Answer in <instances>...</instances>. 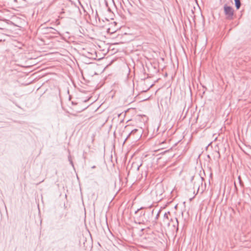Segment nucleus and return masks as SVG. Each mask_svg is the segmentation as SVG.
Wrapping results in <instances>:
<instances>
[{"mask_svg": "<svg viewBox=\"0 0 251 251\" xmlns=\"http://www.w3.org/2000/svg\"><path fill=\"white\" fill-rule=\"evenodd\" d=\"M115 52V51H114V52H112V51H111L110 53H111H111H114Z\"/></svg>", "mask_w": 251, "mask_h": 251, "instance_id": "17", "label": "nucleus"}, {"mask_svg": "<svg viewBox=\"0 0 251 251\" xmlns=\"http://www.w3.org/2000/svg\"><path fill=\"white\" fill-rule=\"evenodd\" d=\"M107 32L108 33H110V28H108L107 29Z\"/></svg>", "mask_w": 251, "mask_h": 251, "instance_id": "12", "label": "nucleus"}, {"mask_svg": "<svg viewBox=\"0 0 251 251\" xmlns=\"http://www.w3.org/2000/svg\"><path fill=\"white\" fill-rule=\"evenodd\" d=\"M105 19H106L107 21H109V20H108V19H106V18Z\"/></svg>", "mask_w": 251, "mask_h": 251, "instance_id": "19", "label": "nucleus"}, {"mask_svg": "<svg viewBox=\"0 0 251 251\" xmlns=\"http://www.w3.org/2000/svg\"><path fill=\"white\" fill-rule=\"evenodd\" d=\"M15 1H17V0H14Z\"/></svg>", "mask_w": 251, "mask_h": 251, "instance_id": "20", "label": "nucleus"}, {"mask_svg": "<svg viewBox=\"0 0 251 251\" xmlns=\"http://www.w3.org/2000/svg\"><path fill=\"white\" fill-rule=\"evenodd\" d=\"M160 188H161L160 186H158V187H157L156 188V189H160Z\"/></svg>", "mask_w": 251, "mask_h": 251, "instance_id": "13", "label": "nucleus"}, {"mask_svg": "<svg viewBox=\"0 0 251 251\" xmlns=\"http://www.w3.org/2000/svg\"><path fill=\"white\" fill-rule=\"evenodd\" d=\"M105 4L106 6L107 7V11L110 12V7L108 6V2L106 0H104Z\"/></svg>", "mask_w": 251, "mask_h": 251, "instance_id": "6", "label": "nucleus"}, {"mask_svg": "<svg viewBox=\"0 0 251 251\" xmlns=\"http://www.w3.org/2000/svg\"><path fill=\"white\" fill-rule=\"evenodd\" d=\"M136 165V163H134L133 164H132V167H134V166Z\"/></svg>", "mask_w": 251, "mask_h": 251, "instance_id": "14", "label": "nucleus"}, {"mask_svg": "<svg viewBox=\"0 0 251 251\" xmlns=\"http://www.w3.org/2000/svg\"><path fill=\"white\" fill-rule=\"evenodd\" d=\"M69 160L70 161V164L73 166V161L70 159V157H69Z\"/></svg>", "mask_w": 251, "mask_h": 251, "instance_id": "9", "label": "nucleus"}, {"mask_svg": "<svg viewBox=\"0 0 251 251\" xmlns=\"http://www.w3.org/2000/svg\"><path fill=\"white\" fill-rule=\"evenodd\" d=\"M109 50H110V47H109L108 48V49H107L108 51H109Z\"/></svg>", "mask_w": 251, "mask_h": 251, "instance_id": "16", "label": "nucleus"}, {"mask_svg": "<svg viewBox=\"0 0 251 251\" xmlns=\"http://www.w3.org/2000/svg\"><path fill=\"white\" fill-rule=\"evenodd\" d=\"M120 28L121 25H117V22L114 21L113 19H111V34L116 32Z\"/></svg>", "mask_w": 251, "mask_h": 251, "instance_id": "2", "label": "nucleus"}, {"mask_svg": "<svg viewBox=\"0 0 251 251\" xmlns=\"http://www.w3.org/2000/svg\"><path fill=\"white\" fill-rule=\"evenodd\" d=\"M95 167H96L95 166H93V167H92V168L94 169V168H95Z\"/></svg>", "mask_w": 251, "mask_h": 251, "instance_id": "15", "label": "nucleus"}, {"mask_svg": "<svg viewBox=\"0 0 251 251\" xmlns=\"http://www.w3.org/2000/svg\"><path fill=\"white\" fill-rule=\"evenodd\" d=\"M141 166V164H140V165H137V170H139V168Z\"/></svg>", "mask_w": 251, "mask_h": 251, "instance_id": "10", "label": "nucleus"}, {"mask_svg": "<svg viewBox=\"0 0 251 251\" xmlns=\"http://www.w3.org/2000/svg\"><path fill=\"white\" fill-rule=\"evenodd\" d=\"M108 208L109 209L110 208V204L108 205Z\"/></svg>", "mask_w": 251, "mask_h": 251, "instance_id": "18", "label": "nucleus"}, {"mask_svg": "<svg viewBox=\"0 0 251 251\" xmlns=\"http://www.w3.org/2000/svg\"><path fill=\"white\" fill-rule=\"evenodd\" d=\"M169 226H172L174 228L178 230V221L176 218H171L170 222L168 223Z\"/></svg>", "mask_w": 251, "mask_h": 251, "instance_id": "3", "label": "nucleus"}, {"mask_svg": "<svg viewBox=\"0 0 251 251\" xmlns=\"http://www.w3.org/2000/svg\"><path fill=\"white\" fill-rule=\"evenodd\" d=\"M113 86L114 87V88L112 90H111V92H112V91L116 92L117 91L116 88H117L118 87L117 86H116L115 84L113 85Z\"/></svg>", "mask_w": 251, "mask_h": 251, "instance_id": "7", "label": "nucleus"}, {"mask_svg": "<svg viewBox=\"0 0 251 251\" xmlns=\"http://www.w3.org/2000/svg\"><path fill=\"white\" fill-rule=\"evenodd\" d=\"M47 29L49 30H51V29H54L52 27H48Z\"/></svg>", "mask_w": 251, "mask_h": 251, "instance_id": "11", "label": "nucleus"}, {"mask_svg": "<svg viewBox=\"0 0 251 251\" xmlns=\"http://www.w3.org/2000/svg\"><path fill=\"white\" fill-rule=\"evenodd\" d=\"M169 215H170V213H165L164 215V221L165 222H168V220H169Z\"/></svg>", "mask_w": 251, "mask_h": 251, "instance_id": "5", "label": "nucleus"}, {"mask_svg": "<svg viewBox=\"0 0 251 251\" xmlns=\"http://www.w3.org/2000/svg\"><path fill=\"white\" fill-rule=\"evenodd\" d=\"M224 13L226 17V19L228 20L233 19L234 10L233 8L227 4H225L224 6Z\"/></svg>", "mask_w": 251, "mask_h": 251, "instance_id": "1", "label": "nucleus"}, {"mask_svg": "<svg viewBox=\"0 0 251 251\" xmlns=\"http://www.w3.org/2000/svg\"><path fill=\"white\" fill-rule=\"evenodd\" d=\"M106 225H107V229H108V230L110 231V227L108 226V221H107V218L106 217Z\"/></svg>", "mask_w": 251, "mask_h": 251, "instance_id": "8", "label": "nucleus"}, {"mask_svg": "<svg viewBox=\"0 0 251 251\" xmlns=\"http://www.w3.org/2000/svg\"><path fill=\"white\" fill-rule=\"evenodd\" d=\"M235 3V6L237 9H238L240 6H241V3L240 0H234Z\"/></svg>", "mask_w": 251, "mask_h": 251, "instance_id": "4", "label": "nucleus"}]
</instances>
